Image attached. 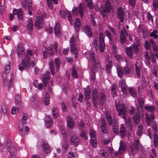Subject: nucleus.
Instances as JSON below:
<instances>
[{"mask_svg": "<svg viewBox=\"0 0 158 158\" xmlns=\"http://www.w3.org/2000/svg\"><path fill=\"white\" fill-rule=\"evenodd\" d=\"M84 95L86 100H89L91 97V91L89 88L84 89Z\"/></svg>", "mask_w": 158, "mask_h": 158, "instance_id": "obj_22", "label": "nucleus"}, {"mask_svg": "<svg viewBox=\"0 0 158 158\" xmlns=\"http://www.w3.org/2000/svg\"><path fill=\"white\" fill-rule=\"evenodd\" d=\"M99 42H105V37L102 32H100L99 34Z\"/></svg>", "mask_w": 158, "mask_h": 158, "instance_id": "obj_53", "label": "nucleus"}, {"mask_svg": "<svg viewBox=\"0 0 158 158\" xmlns=\"http://www.w3.org/2000/svg\"><path fill=\"white\" fill-rule=\"evenodd\" d=\"M47 2L48 7L50 9H52L53 7L52 0H47Z\"/></svg>", "mask_w": 158, "mask_h": 158, "instance_id": "obj_64", "label": "nucleus"}, {"mask_svg": "<svg viewBox=\"0 0 158 158\" xmlns=\"http://www.w3.org/2000/svg\"><path fill=\"white\" fill-rule=\"evenodd\" d=\"M23 11L22 9H20V12L17 15V17L20 19H23Z\"/></svg>", "mask_w": 158, "mask_h": 158, "instance_id": "obj_63", "label": "nucleus"}, {"mask_svg": "<svg viewBox=\"0 0 158 158\" xmlns=\"http://www.w3.org/2000/svg\"><path fill=\"white\" fill-rule=\"evenodd\" d=\"M6 72H3L2 73V77L3 80V84L5 85L6 83L7 82V74Z\"/></svg>", "mask_w": 158, "mask_h": 158, "instance_id": "obj_48", "label": "nucleus"}, {"mask_svg": "<svg viewBox=\"0 0 158 158\" xmlns=\"http://www.w3.org/2000/svg\"><path fill=\"white\" fill-rule=\"evenodd\" d=\"M91 80L92 82H94L95 80V74L92 69H91Z\"/></svg>", "mask_w": 158, "mask_h": 158, "instance_id": "obj_57", "label": "nucleus"}, {"mask_svg": "<svg viewBox=\"0 0 158 158\" xmlns=\"http://www.w3.org/2000/svg\"><path fill=\"white\" fill-rule=\"evenodd\" d=\"M151 113L150 116L147 113L145 114L146 119L148 123L150 122L151 119H153L154 118V112H151Z\"/></svg>", "mask_w": 158, "mask_h": 158, "instance_id": "obj_32", "label": "nucleus"}, {"mask_svg": "<svg viewBox=\"0 0 158 158\" xmlns=\"http://www.w3.org/2000/svg\"><path fill=\"white\" fill-rule=\"evenodd\" d=\"M90 16L91 17V23H92V24H93L94 27H96L97 25L95 20L94 16L92 14H91Z\"/></svg>", "mask_w": 158, "mask_h": 158, "instance_id": "obj_56", "label": "nucleus"}, {"mask_svg": "<svg viewBox=\"0 0 158 158\" xmlns=\"http://www.w3.org/2000/svg\"><path fill=\"white\" fill-rule=\"evenodd\" d=\"M41 147L43 151L47 154H49L51 152V148L48 143L46 141H42Z\"/></svg>", "mask_w": 158, "mask_h": 158, "instance_id": "obj_10", "label": "nucleus"}, {"mask_svg": "<svg viewBox=\"0 0 158 158\" xmlns=\"http://www.w3.org/2000/svg\"><path fill=\"white\" fill-rule=\"evenodd\" d=\"M6 146L8 151L11 155L10 158H16L15 157V154L16 152V150L12 143L11 140L8 138L6 139Z\"/></svg>", "mask_w": 158, "mask_h": 158, "instance_id": "obj_3", "label": "nucleus"}, {"mask_svg": "<svg viewBox=\"0 0 158 158\" xmlns=\"http://www.w3.org/2000/svg\"><path fill=\"white\" fill-rule=\"evenodd\" d=\"M55 62L56 66V71L58 72L59 71L60 66V60L58 58H55Z\"/></svg>", "mask_w": 158, "mask_h": 158, "instance_id": "obj_35", "label": "nucleus"}, {"mask_svg": "<svg viewBox=\"0 0 158 158\" xmlns=\"http://www.w3.org/2000/svg\"><path fill=\"white\" fill-rule=\"evenodd\" d=\"M52 113L53 117L54 118H56L58 116L59 113L58 109L53 107L52 109Z\"/></svg>", "mask_w": 158, "mask_h": 158, "instance_id": "obj_33", "label": "nucleus"}, {"mask_svg": "<svg viewBox=\"0 0 158 158\" xmlns=\"http://www.w3.org/2000/svg\"><path fill=\"white\" fill-rule=\"evenodd\" d=\"M60 15L63 19L65 18L68 14L70 15V12L68 10L61 11L60 10Z\"/></svg>", "mask_w": 158, "mask_h": 158, "instance_id": "obj_39", "label": "nucleus"}, {"mask_svg": "<svg viewBox=\"0 0 158 158\" xmlns=\"http://www.w3.org/2000/svg\"><path fill=\"white\" fill-rule=\"evenodd\" d=\"M32 0H24L22 2V5L23 8H26L27 7L29 10L28 13L30 15H32V12L30 10H32L31 8L32 6Z\"/></svg>", "mask_w": 158, "mask_h": 158, "instance_id": "obj_6", "label": "nucleus"}, {"mask_svg": "<svg viewBox=\"0 0 158 158\" xmlns=\"http://www.w3.org/2000/svg\"><path fill=\"white\" fill-rule=\"evenodd\" d=\"M50 76V72L49 71H47L42 76V81L44 86L45 87H47L48 84H49V80Z\"/></svg>", "mask_w": 158, "mask_h": 158, "instance_id": "obj_11", "label": "nucleus"}, {"mask_svg": "<svg viewBox=\"0 0 158 158\" xmlns=\"http://www.w3.org/2000/svg\"><path fill=\"white\" fill-rule=\"evenodd\" d=\"M45 125L47 128H49L52 127L53 125V122L52 118L49 116H47L45 117Z\"/></svg>", "mask_w": 158, "mask_h": 158, "instance_id": "obj_17", "label": "nucleus"}, {"mask_svg": "<svg viewBox=\"0 0 158 158\" xmlns=\"http://www.w3.org/2000/svg\"><path fill=\"white\" fill-rule=\"evenodd\" d=\"M81 30L89 38L93 37V33L91 28L89 25H85L81 27Z\"/></svg>", "mask_w": 158, "mask_h": 158, "instance_id": "obj_7", "label": "nucleus"}, {"mask_svg": "<svg viewBox=\"0 0 158 158\" xmlns=\"http://www.w3.org/2000/svg\"><path fill=\"white\" fill-rule=\"evenodd\" d=\"M157 32L156 30H154L150 34V36L153 37L155 39H156L158 38V35H156Z\"/></svg>", "mask_w": 158, "mask_h": 158, "instance_id": "obj_55", "label": "nucleus"}, {"mask_svg": "<svg viewBox=\"0 0 158 158\" xmlns=\"http://www.w3.org/2000/svg\"><path fill=\"white\" fill-rule=\"evenodd\" d=\"M153 17L151 15L150 12H148L147 14V18L149 21H151L152 22H153Z\"/></svg>", "mask_w": 158, "mask_h": 158, "instance_id": "obj_62", "label": "nucleus"}, {"mask_svg": "<svg viewBox=\"0 0 158 158\" xmlns=\"http://www.w3.org/2000/svg\"><path fill=\"white\" fill-rule=\"evenodd\" d=\"M54 32L55 35L57 37H60L61 35L60 26L59 23H56L55 26Z\"/></svg>", "mask_w": 158, "mask_h": 158, "instance_id": "obj_15", "label": "nucleus"}, {"mask_svg": "<svg viewBox=\"0 0 158 158\" xmlns=\"http://www.w3.org/2000/svg\"><path fill=\"white\" fill-rule=\"evenodd\" d=\"M89 59L92 62L93 66L96 68L100 66V63L99 61L95 59L94 54V53H90L89 55Z\"/></svg>", "mask_w": 158, "mask_h": 158, "instance_id": "obj_5", "label": "nucleus"}, {"mask_svg": "<svg viewBox=\"0 0 158 158\" xmlns=\"http://www.w3.org/2000/svg\"><path fill=\"white\" fill-rule=\"evenodd\" d=\"M98 39L97 38H95L94 39L92 42L94 46V47L95 48L96 50H98Z\"/></svg>", "mask_w": 158, "mask_h": 158, "instance_id": "obj_52", "label": "nucleus"}, {"mask_svg": "<svg viewBox=\"0 0 158 158\" xmlns=\"http://www.w3.org/2000/svg\"><path fill=\"white\" fill-rule=\"evenodd\" d=\"M21 98L20 95L16 94L15 97V102L17 106V110L18 112L21 108Z\"/></svg>", "mask_w": 158, "mask_h": 158, "instance_id": "obj_13", "label": "nucleus"}, {"mask_svg": "<svg viewBox=\"0 0 158 158\" xmlns=\"http://www.w3.org/2000/svg\"><path fill=\"white\" fill-rule=\"evenodd\" d=\"M120 134L121 138H124L126 136V132L125 127L123 124H121L120 131Z\"/></svg>", "mask_w": 158, "mask_h": 158, "instance_id": "obj_28", "label": "nucleus"}, {"mask_svg": "<svg viewBox=\"0 0 158 158\" xmlns=\"http://www.w3.org/2000/svg\"><path fill=\"white\" fill-rule=\"evenodd\" d=\"M133 48L134 50V53L137 54L139 52V48L137 44H135L133 45Z\"/></svg>", "mask_w": 158, "mask_h": 158, "instance_id": "obj_60", "label": "nucleus"}, {"mask_svg": "<svg viewBox=\"0 0 158 158\" xmlns=\"http://www.w3.org/2000/svg\"><path fill=\"white\" fill-rule=\"evenodd\" d=\"M127 149L126 146L124 143L123 141H121L120 143L119 149L123 151H126Z\"/></svg>", "mask_w": 158, "mask_h": 158, "instance_id": "obj_47", "label": "nucleus"}, {"mask_svg": "<svg viewBox=\"0 0 158 158\" xmlns=\"http://www.w3.org/2000/svg\"><path fill=\"white\" fill-rule=\"evenodd\" d=\"M135 142L134 144V146L136 150H138L139 149V142L138 138L137 137H135Z\"/></svg>", "mask_w": 158, "mask_h": 158, "instance_id": "obj_42", "label": "nucleus"}, {"mask_svg": "<svg viewBox=\"0 0 158 158\" xmlns=\"http://www.w3.org/2000/svg\"><path fill=\"white\" fill-rule=\"evenodd\" d=\"M135 71L138 78H139L140 77V69L141 67L140 66V64L138 61H136L135 64Z\"/></svg>", "mask_w": 158, "mask_h": 158, "instance_id": "obj_20", "label": "nucleus"}, {"mask_svg": "<svg viewBox=\"0 0 158 158\" xmlns=\"http://www.w3.org/2000/svg\"><path fill=\"white\" fill-rule=\"evenodd\" d=\"M67 123L68 127L70 129H73L75 126V124L73 120L70 117L67 118Z\"/></svg>", "mask_w": 158, "mask_h": 158, "instance_id": "obj_24", "label": "nucleus"}, {"mask_svg": "<svg viewBox=\"0 0 158 158\" xmlns=\"http://www.w3.org/2000/svg\"><path fill=\"white\" fill-rule=\"evenodd\" d=\"M137 101L139 103V107L142 108L144 103V100L141 97H139L138 98Z\"/></svg>", "mask_w": 158, "mask_h": 158, "instance_id": "obj_40", "label": "nucleus"}, {"mask_svg": "<svg viewBox=\"0 0 158 158\" xmlns=\"http://www.w3.org/2000/svg\"><path fill=\"white\" fill-rule=\"evenodd\" d=\"M98 91L96 89H94L92 92V99L93 102V104L94 106L97 107V105L98 103Z\"/></svg>", "mask_w": 158, "mask_h": 158, "instance_id": "obj_9", "label": "nucleus"}, {"mask_svg": "<svg viewBox=\"0 0 158 158\" xmlns=\"http://www.w3.org/2000/svg\"><path fill=\"white\" fill-rule=\"evenodd\" d=\"M98 99L100 105H103L106 100V97L105 94L103 93H101V96L99 97Z\"/></svg>", "mask_w": 158, "mask_h": 158, "instance_id": "obj_21", "label": "nucleus"}, {"mask_svg": "<svg viewBox=\"0 0 158 158\" xmlns=\"http://www.w3.org/2000/svg\"><path fill=\"white\" fill-rule=\"evenodd\" d=\"M127 38L125 35L120 36V44L123 45L126 42Z\"/></svg>", "mask_w": 158, "mask_h": 158, "instance_id": "obj_59", "label": "nucleus"}, {"mask_svg": "<svg viewBox=\"0 0 158 158\" xmlns=\"http://www.w3.org/2000/svg\"><path fill=\"white\" fill-rule=\"evenodd\" d=\"M101 128L102 133L106 134L107 132V129L106 128V125L105 121L103 119L101 120Z\"/></svg>", "mask_w": 158, "mask_h": 158, "instance_id": "obj_18", "label": "nucleus"}, {"mask_svg": "<svg viewBox=\"0 0 158 158\" xmlns=\"http://www.w3.org/2000/svg\"><path fill=\"white\" fill-rule=\"evenodd\" d=\"M37 21L35 22V25L38 29L42 28L44 24V20L42 17L40 16H38L36 17Z\"/></svg>", "mask_w": 158, "mask_h": 158, "instance_id": "obj_12", "label": "nucleus"}, {"mask_svg": "<svg viewBox=\"0 0 158 158\" xmlns=\"http://www.w3.org/2000/svg\"><path fill=\"white\" fill-rule=\"evenodd\" d=\"M70 135V141L71 144L76 146H78L80 142V140L78 137L75 135V131H71Z\"/></svg>", "mask_w": 158, "mask_h": 158, "instance_id": "obj_4", "label": "nucleus"}, {"mask_svg": "<svg viewBox=\"0 0 158 158\" xmlns=\"http://www.w3.org/2000/svg\"><path fill=\"white\" fill-rule=\"evenodd\" d=\"M133 49V47L131 46L129 47H127L126 48L127 55L131 58H132L133 57L132 53Z\"/></svg>", "mask_w": 158, "mask_h": 158, "instance_id": "obj_31", "label": "nucleus"}, {"mask_svg": "<svg viewBox=\"0 0 158 158\" xmlns=\"http://www.w3.org/2000/svg\"><path fill=\"white\" fill-rule=\"evenodd\" d=\"M49 98L50 96L48 93H46L45 94V98L44 99V103L46 105H47L49 104Z\"/></svg>", "mask_w": 158, "mask_h": 158, "instance_id": "obj_51", "label": "nucleus"}, {"mask_svg": "<svg viewBox=\"0 0 158 158\" xmlns=\"http://www.w3.org/2000/svg\"><path fill=\"white\" fill-rule=\"evenodd\" d=\"M62 148L63 149V151L64 152H65L69 148V146L68 143L65 142L63 144L62 146Z\"/></svg>", "mask_w": 158, "mask_h": 158, "instance_id": "obj_54", "label": "nucleus"}, {"mask_svg": "<svg viewBox=\"0 0 158 158\" xmlns=\"http://www.w3.org/2000/svg\"><path fill=\"white\" fill-rule=\"evenodd\" d=\"M28 118V117L27 116H23L21 119V122L22 124L20 123L19 124V128L20 131V133L21 135L23 134L22 132L23 131V127L24 126L23 124H26L27 123V120Z\"/></svg>", "mask_w": 158, "mask_h": 158, "instance_id": "obj_14", "label": "nucleus"}, {"mask_svg": "<svg viewBox=\"0 0 158 158\" xmlns=\"http://www.w3.org/2000/svg\"><path fill=\"white\" fill-rule=\"evenodd\" d=\"M145 48L146 50H150L151 49V44L148 41H145L144 43Z\"/></svg>", "mask_w": 158, "mask_h": 158, "instance_id": "obj_49", "label": "nucleus"}, {"mask_svg": "<svg viewBox=\"0 0 158 158\" xmlns=\"http://www.w3.org/2000/svg\"><path fill=\"white\" fill-rule=\"evenodd\" d=\"M72 74L73 77L75 78H77L78 77L77 71L74 67H73L72 68Z\"/></svg>", "mask_w": 158, "mask_h": 158, "instance_id": "obj_50", "label": "nucleus"}, {"mask_svg": "<svg viewBox=\"0 0 158 158\" xmlns=\"http://www.w3.org/2000/svg\"><path fill=\"white\" fill-rule=\"evenodd\" d=\"M24 52L23 48L21 44H19L18 45L17 52L19 57L21 58L23 55Z\"/></svg>", "mask_w": 158, "mask_h": 158, "instance_id": "obj_16", "label": "nucleus"}, {"mask_svg": "<svg viewBox=\"0 0 158 158\" xmlns=\"http://www.w3.org/2000/svg\"><path fill=\"white\" fill-rule=\"evenodd\" d=\"M49 66L50 68L52 75L54 76L55 75V72H54V68L53 63L52 59H50L49 61Z\"/></svg>", "mask_w": 158, "mask_h": 158, "instance_id": "obj_25", "label": "nucleus"}, {"mask_svg": "<svg viewBox=\"0 0 158 158\" xmlns=\"http://www.w3.org/2000/svg\"><path fill=\"white\" fill-rule=\"evenodd\" d=\"M24 59L26 61L25 62L27 63V64L29 65L31 59L29 56L26 54H25L24 55Z\"/></svg>", "mask_w": 158, "mask_h": 158, "instance_id": "obj_61", "label": "nucleus"}, {"mask_svg": "<svg viewBox=\"0 0 158 158\" xmlns=\"http://www.w3.org/2000/svg\"><path fill=\"white\" fill-rule=\"evenodd\" d=\"M117 72L118 76L122 78L124 74L123 69L121 66H118L117 68Z\"/></svg>", "mask_w": 158, "mask_h": 158, "instance_id": "obj_23", "label": "nucleus"}, {"mask_svg": "<svg viewBox=\"0 0 158 158\" xmlns=\"http://www.w3.org/2000/svg\"><path fill=\"white\" fill-rule=\"evenodd\" d=\"M140 117L139 114L136 113L135 115L133 116V122L135 125H137L139 123L140 121Z\"/></svg>", "mask_w": 158, "mask_h": 158, "instance_id": "obj_29", "label": "nucleus"}, {"mask_svg": "<svg viewBox=\"0 0 158 158\" xmlns=\"http://www.w3.org/2000/svg\"><path fill=\"white\" fill-rule=\"evenodd\" d=\"M28 23L27 24V28L28 30L29 33L31 34L33 30V20L32 19H28Z\"/></svg>", "mask_w": 158, "mask_h": 158, "instance_id": "obj_19", "label": "nucleus"}, {"mask_svg": "<svg viewBox=\"0 0 158 158\" xmlns=\"http://www.w3.org/2000/svg\"><path fill=\"white\" fill-rule=\"evenodd\" d=\"M144 108L146 110L150 111L151 113L154 112L155 109V107L153 105L150 106L149 105H145Z\"/></svg>", "mask_w": 158, "mask_h": 158, "instance_id": "obj_34", "label": "nucleus"}, {"mask_svg": "<svg viewBox=\"0 0 158 158\" xmlns=\"http://www.w3.org/2000/svg\"><path fill=\"white\" fill-rule=\"evenodd\" d=\"M105 114L107 120L109 124L110 125H111L112 124V118L111 116L110 115V114L107 111L106 113Z\"/></svg>", "mask_w": 158, "mask_h": 158, "instance_id": "obj_45", "label": "nucleus"}, {"mask_svg": "<svg viewBox=\"0 0 158 158\" xmlns=\"http://www.w3.org/2000/svg\"><path fill=\"white\" fill-rule=\"evenodd\" d=\"M79 135L80 137L84 140H86L88 139V137L86 136L85 133L84 131H81Z\"/></svg>", "mask_w": 158, "mask_h": 158, "instance_id": "obj_58", "label": "nucleus"}, {"mask_svg": "<svg viewBox=\"0 0 158 158\" xmlns=\"http://www.w3.org/2000/svg\"><path fill=\"white\" fill-rule=\"evenodd\" d=\"M29 65L27 64V63L24 60V59H22L21 64L19 66V69L20 71L23 70L25 67H27L28 65Z\"/></svg>", "mask_w": 158, "mask_h": 158, "instance_id": "obj_27", "label": "nucleus"}, {"mask_svg": "<svg viewBox=\"0 0 158 158\" xmlns=\"http://www.w3.org/2000/svg\"><path fill=\"white\" fill-rule=\"evenodd\" d=\"M129 91L131 96L133 98H135L137 95L136 90L130 87L129 89Z\"/></svg>", "mask_w": 158, "mask_h": 158, "instance_id": "obj_37", "label": "nucleus"}, {"mask_svg": "<svg viewBox=\"0 0 158 158\" xmlns=\"http://www.w3.org/2000/svg\"><path fill=\"white\" fill-rule=\"evenodd\" d=\"M90 135L91 139L90 140H93L96 139V136L95 132L92 130L91 129L90 131Z\"/></svg>", "mask_w": 158, "mask_h": 158, "instance_id": "obj_43", "label": "nucleus"}, {"mask_svg": "<svg viewBox=\"0 0 158 158\" xmlns=\"http://www.w3.org/2000/svg\"><path fill=\"white\" fill-rule=\"evenodd\" d=\"M115 106L118 112V115L119 116L123 115V118L124 119H126L127 116L126 115V107L123 104H120L119 102L118 103L115 102Z\"/></svg>", "mask_w": 158, "mask_h": 158, "instance_id": "obj_2", "label": "nucleus"}, {"mask_svg": "<svg viewBox=\"0 0 158 158\" xmlns=\"http://www.w3.org/2000/svg\"><path fill=\"white\" fill-rule=\"evenodd\" d=\"M111 8L110 2L109 0H106L105 2L104 7L102 6L100 8V12L103 17L107 16V14L110 12Z\"/></svg>", "mask_w": 158, "mask_h": 158, "instance_id": "obj_1", "label": "nucleus"}, {"mask_svg": "<svg viewBox=\"0 0 158 158\" xmlns=\"http://www.w3.org/2000/svg\"><path fill=\"white\" fill-rule=\"evenodd\" d=\"M150 42L152 44L153 51L155 52H157L158 48L156 45L155 41L153 39H150Z\"/></svg>", "mask_w": 158, "mask_h": 158, "instance_id": "obj_30", "label": "nucleus"}, {"mask_svg": "<svg viewBox=\"0 0 158 158\" xmlns=\"http://www.w3.org/2000/svg\"><path fill=\"white\" fill-rule=\"evenodd\" d=\"M78 129L81 131H84L85 128L84 124L83 121L82 120L80 121L78 124Z\"/></svg>", "mask_w": 158, "mask_h": 158, "instance_id": "obj_44", "label": "nucleus"}, {"mask_svg": "<svg viewBox=\"0 0 158 158\" xmlns=\"http://www.w3.org/2000/svg\"><path fill=\"white\" fill-rule=\"evenodd\" d=\"M78 13L80 14V17L82 18L84 15L83 9V5L81 3H80L78 8L75 7L72 10V13L73 15H75Z\"/></svg>", "mask_w": 158, "mask_h": 158, "instance_id": "obj_8", "label": "nucleus"}, {"mask_svg": "<svg viewBox=\"0 0 158 158\" xmlns=\"http://www.w3.org/2000/svg\"><path fill=\"white\" fill-rule=\"evenodd\" d=\"M119 126L117 124H114L113 126L112 130L114 133H115L117 135L119 134Z\"/></svg>", "mask_w": 158, "mask_h": 158, "instance_id": "obj_38", "label": "nucleus"}, {"mask_svg": "<svg viewBox=\"0 0 158 158\" xmlns=\"http://www.w3.org/2000/svg\"><path fill=\"white\" fill-rule=\"evenodd\" d=\"M99 47L100 52H103L105 49V42H99Z\"/></svg>", "mask_w": 158, "mask_h": 158, "instance_id": "obj_41", "label": "nucleus"}, {"mask_svg": "<svg viewBox=\"0 0 158 158\" xmlns=\"http://www.w3.org/2000/svg\"><path fill=\"white\" fill-rule=\"evenodd\" d=\"M138 132H137V135L138 136H141L143 132V127L142 125L139 124L138 127Z\"/></svg>", "mask_w": 158, "mask_h": 158, "instance_id": "obj_46", "label": "nucleus"}, {"mask_svg": "<svg viewBox=\"0 0 158 158\" xmlns=\"http://www.w3.org/2000/svg\"><path fill=\"white\" fill-rule=\"evenodd\" d=\"M123 69L124 74L125 76L130 74L131 72V69L128 66L125 67Z\"/></svg>", "mask_w": 158, "mask_h": 158, "instance_id": "obj_36", "label": "nucleus"}, {"mask_svg": "<svg viewBox=\"0 0 158 158\" xmlns=\"http://www.w3.org/2000/svg\"><path fill=\"white\" fill-rule=\"evenodd\" d=\"M112 61L110 60L107 64L106 65V70L107 73H108L109 75L110 74L111 70L112 69Z\"/></svg>", "mask_w": 158, "mask_h": 158, "instance_id": "obj_26", "label": "nucleus"}]
</instances>
